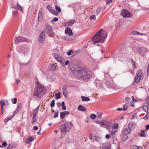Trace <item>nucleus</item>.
I'll return each instance as SVG.
<instances>
[{"label":"nucleus","instance_id":"nucleus-37","mask_svg":"<svg viewBox=\"0 0 149 149\" xmlns=\"http://www.w3.org/2000/svg\"><path fill=\"white\" fill-rule=\"evenodd\" d=\"M96 117V115L94 114H92L90 116V118L93 120H94Z\"/></svg>","mask_w":149,"mask_h":149},{"label":"nucleus","instance_id":"nucleus-11","mask_svg":"<svg viewBox=\"0 0 149 149\" xmlns=\"http://www.w3.org/2000/svg\"><path fill=\"white\" fill-rule=\"evenodd\" d=\"M148 50L145 48L142 47L139 49V52L140 54L142 56H144L147 52Z\"/></svg>","mask_w":149,"mask_h":149},{"label":"nucleus","instance_id":"nucleus-35","mask_svg":"<svg viewBox=\"0 0 149 149\" xmlns=\"http://www.w3.org/2000/svg\"><path fill=\"white\" fill-rule=\"evenodd\" d=\"M55 99H58L60 98V95L59 92L56 93L55 95Z\"/></svg>","mask_w":149,"mask_h":149},{"label":"nucleus","instance_id":"nucleus-26","mask_svg":"<svg viewBox=\"0 0 149 149\" xmlns=\"http://www.w3.org/2000/svg\"><path fill=\"white\" fill-rule=\"evenodd\" d=\"M136 75L137 76H139L140 77H141V75L142 74V71L141 70H139L136 71Z\"/></svg>","mask_w":149,"mask_h":149},{"label":"nucleus","instance_id":"nucleus-40","mask_svg":"<svg viewBox=\"0 0 149 149\" xmlns=\"http://www.w3.org/2000/svg\"><path fill=\"white\" fill-rule=\"evenodd\" d=\"M61 106L62 107V109L65 110L66 109V107L65 105V102H62L61 104Z\"/></svg>","mask_w":149,"mask_h":149},{"label":"nucleus","instance_id":"nucleus-6","mask_svg":"<svg viewBox=\"0 0 149 149\" xmlns=\"http://www.w3.org/2000/svg\"><path fill=\"white\" fill-rule=\"evenodd\" d=\"M46 29L47 33L51 37H53L54 35V33L53 32L52 28L51 26L49 25H46Z\"/></svg>","mask_w":149,"mask_h":149},{"label":"nucleus","instance_id":"nucleus-49","mask_svg":"<svg viewBox=\"0 0 149 149\" xmlns=\"http://www.w3.org/2000/svg\"><path fill=\"white\" fill-rule=\"evenodd\" d=\"M118 127V125L117 123L114 124L113 126V129L115 130Z\"/></svg>","mask_w":149,"mask_h":149},{"label":"nucleus","instance_id":"nucleus-62","mask_svg":"<svg viewBox=\"0 0 149 149\" xmlns=\"http://www.w3.org/2000/svg\"><path fill=\"white\" fill-rule=\"evenodd\" d=\"M38 129V127L37 126H34L33 127V129L34 130H37Z\"/></svg>","mask_w":149,"mask_h":149},{"label":"nucleus","instance_id":"nucleus-16","mask_svg":"<svg viewBox=\"0 0 149 149\" xmlns=\"http://www.w3.org/2000/svg\"><path fill=\"white\" fill-rule=\"evenodd\" d=\"M131 129L128 127L125 128L123 131V133L124 134H130L131 132Z\"/></svg>","mask_w":149,"mask_h":149},{"label":"nucleus","instance_id":"nucleus-10","mask_svg":"<svg viewBox=\"0 0 149 149\" xmlns=\"http://www.w3.org/2000/svg\"><path fill=\"white\" fill-rule=\"evenodd\" d=\"M25 41H26L25 38L21 37H17L15 39V42L16 44H18L19 42H23Z\"/></svg>","mask_w":149,"mask_h":149},{"label":"nucleus","instance_id":"nucleus-14","mask_svg":"<svg viewBox=\"0 0 149 149\" xmlns=\"http://www.w3.org/2000/svg\"><path fill=\"white\" fill-rule=\"evenodd\" d=\"M136 123L134 122H131L128 124V127L131 129H134L136 126Z\"/></svg>","mask_w":149,"mask_h":149},{"label":"nucleus","instance_id":"nucleus-22","mask_svg":"<svg viewBox=\"0 0 149 149\" xmlns=\"http://www.w3.org/2000/svg\"><path fill=\"white\" fill-rule=\"evenodd\" d=\"M55 9L56 10V12L57 13V15H58V14L61 11V9L60 7H58L56 6H55Z\"/></svg>","mask_w":149,"mask_h":149},{"label":"nucleus","instance_id":"nucleus-36","mask_svg":"<svg viewBox=\"0 0 149 149\" xmlns=\"http://www.w3.org/2000/svg\"><path fill=\"white\" fill-rule=\"evenodd\" d=\"M102 114V112H99L97 113V118L98 119H100L101 118V116Z\"/></svg>","mask_w":149,"mask_h":149},{"label":"nucleus","instance_id":"nucleus-28","mask_svg":"<svg viewBox=\"0 0 149 149\" xmlns=\"http://www.w3.org/2000/svg\"><path fill=\"white\" fill-rule=\"evenodd\" d=\"M146 134L147 132L146 130H142L140 136L141 137H145L146 135Z\"/></svg>","mask_w":149,"mask_h":149},{"label":"nucleus","instance_id":"nucleus-39","mask_svg":"<svg viewBox=\"0 0 149 149\" xmlns=\"http://www.w3.org/2000/svg\"><path fill=\"white\" fill-rule=\"evenodd\" d=\"M133 149H143V147L141 146H134L132 147Z\"/></svg>","mask_w":149,"mask_h":149},{"label":"nucleus","instance_id":"nucleus-56","mask_svg":"<svg viewBox=\"0 0 149 149\" xmlns=\"http://www.w3.org/2000/svg\"><path fill=\"white\" fill-rule=\"evenodd\" d=\"M106 3L108 4H111L112 2V0H107L106 1Z\"/></svg>","mask_w":149,"mask_h":149},{"label":"nucleus","instance_id":"nucleus-21","mask_svg":"<svg viewBox=\"0 0 149 149\" xmlns=\"http://www.w3.org/2000/svg\"><path fill=\"white\" fill-rule=\"evenodd\" d=\"M75 20H73L66 23L65 24L67 26H70L75 23Z\"/></svg>","mask_w":149,"mask_h":149},{"label":"nucleus","instance_id":"nucleus-38","mask_svg":"<svg viewBox=\"0 0 149 149\" xmlns=\"http://www.w3.org/2000/svg\"><path fill=\"white\" fill-rule=\"evenodd\" d=\"M143 110L146 112H148V107L146 105L144 106L143 107Z\"/></svg>","mask_w":149,"mask_h":149},{"label":"nucleus","instance_id":"nucleus-7","mask_svg":"<svg viewBox=\"0 0 149 149\" xmlns=\"http://www.w3.org/2000/svg\"><path fill=\"white\" fill-rule=\"evenodd\" d=\"M54 56L57 61L60 63L62 65H64L65 61L63 58L57 54H55Z\"/></svg>","mask_w":149,"mask_h":149},{"label":"nucleus","instance_id":"nucleus-41","mask_svg":"<svg viewBox=\"0 0 149 149\" xmlns=\"http://www.w3.org/2000/svg\"><path fill=\"white\" fill-rule=\"evenodd\" d=\"M128 107V104H125L123 106V110L124 111L126 110Z\"/></svg>","mask_w":149,"mask_h":149},{"label":"nucleus","instance_id":"nucleus-60","mask_svg":"<svg viewBox=\"0 0 149 149\" xmlns=\"http://www.w3.org/2000/svg\"><path fill=\"white\" fill-rule=\"evenodd\" d=\"M2 145L4 146H6L7 145V143L5 141L2 143Z\"/></svg>","mask_w":149,"mask_h":149},{"label":"nucleus","instance_id":"nucleus-24","mask_svg":"<svg viewBox=\"0 0 149 149\" xmlns=\"http://www.w3.org/2000/svg\"><path fill=\"white\" fill-rule=\"evenodd\" d=\"M5 103H8V101L7 100H5V101L2 99H1L0 101L1 106H4L5 105Z\"/></svg>","mask_w":149,"mask_h":149},{"label":"nucleus","instance_id":"nucleus-5","mask_svg":"<svg viewBox=\"0 0 149 149\" xmlns=\"http://www.w3.org/2000/svg\"><path fill=\"white\" fill-rule=\"evenodd\" d=\"M121 14L123 17L128 18L131 17L132 15L128 10L123 9L122 10Z\"/></svg>","mask_w":149,"mask_h":149},{"label":"nucleus","instance_id":"nucleus-17","mask_svg":"<svg viewBox=\"0 0 149 149\" xmlns=\"http://www.w3.org/2000/svg\"><path fill=\"white\" fill-rule=\"evenodd\" d=\"M34 139V138L33 136H30L28 137L26 140L25 143L26 144H29Z\"/></svg>","mask_w":149,"mask_h":149},{"label":"nucleus","instance_id":"nucleus-42","mask_svg":"<svg viewBox=\"0 0 149 149\" xmlns=\"http://www.w3.org/2000/svg\"><path fill=\"white\" fill-rule=\"evenodd\" d=\"M96 123L97 124L100 125V126H101V125H102L103 126V120H102L101 121H96Z\"/></svg>","mask_w":149,"mask_h":149},{"label":"nucleus","instance_id":"nucleus-15","mask_svg":"<svg viewBox=\"0 0 149 149\" xmlns=\"http://www.w3.org/2000/svg\"><path fill=\"white\" fill-rule=\"evenodd\" d=\"M142 78L140 77H139V76H136L134 78V81H133L132 84V85H134L135 84H136V83H138L140 81V80L142 79Z\"/></svg>","mask_w":149,"mask_h":149},{"label":"nucleus","instance_id":"nucleus-63","mask_svg":"<svg viewBox=\"0 0 149 149\" xmlns=\"http://www.w3.org/2000/svg\"><path fill=\"white\" fill-rule=\"evenodd\" d=\"M89 139L91 140L92 139V138H93V135H92V134H90V135H89Z\"/></svg>","mask_w":149,"mask_h":149},{"label":"nucleus","instance_id":"nucleus-43","mask_svg":"<svg viewBox=\"0 0 149 149\" xmlns=\"http://www.w3.org/2000/svg\"><path fill=\"white\" fill-rule=\"evenodd\" d=\"M22 108V104L21 103H19L17 104V107L16 109L19 111Z\"/></svg>","mask_w":149,"mask_h":149},{"label":"nucleus","instance_id":"nucleus-12","mask_svg":"<svg viewBox=\"0 0 149 149\" xmlns=\"http://www.w3.org/2000/svg\"><path fill=\"white\" fill-rule=\"evenodd\" d=\"M28 49L26 47H22L19 51V52L22 54L24 55L25 53L28 52Z\"/></svg>","mask_w":149,"mask_h":149},{"label":"nucleus","instance_id":"nucleus-58","mask_svg":"<svg viewBox=\"0 0 149 149\" xmlns=\"http://www.w3.org/2000/svg\"><path fill=\"white\" fill-rule=\"evenodd\" d=\"M73 52L72 50H70L68 53L67 55L68 56H70L71 55L72 53Z\"/></svg>","mask_w":149,"mask_h":149},{"label":"nucleus","instance_id":"nucleus-18","mask_svg":"<svg viewBox=\"0 0 149 149\" xmlns=\"http://www.w3.org/2000/svg\"><path fill=\"white\" fill-rule=\"evenodd\" d=\"M65 33L67 34H68L69 36H71L72 35V32L71 29L70 28H67L65 29Z\"/></svg>","mask_w":149,"mask_h":149},{"label":"nucleus","instance_id":"nucleus-52","mask_svg":"<svg viewBox=\"0 0 149 149\" xmlns=\"http://www.w3.org/2000/svg\"><path fill=\"white\" fill-rule=\"evenodd\" d=\"M149 118V112H148L146 114V116L144 117V118L145 119H146Z\"/></svg>","mask_w":149,"mask_h":149},{"label":"nucleus","instance_id":"nucleus-47","mask_svg":"<svg viewBox=\"0 0 149 149\" xmlns=\"http://www.w3.org/2000/svg\"><path fill=\"white\" fill-rule=\"evenodd\" d=\"M90 18L91 19H93L94 20L96 19V16L94 15H91L90 17Z\"/></svg>","mask_w":149,"mask_h":149},{"label":"nucleus","instance_id":"nucleus-27","mask_svg":"<svg viewBox=\"0 0 149 149\" xmlns=\"http://www.w3.org/2000/svg\"><path fill=\"white\" fill-rule=\"evenodd\" d=\"M39 108V106H38L36 109L33 111V116H34V117H35V116H36V114H37V113L38 111Z\"/></svg>","mask_w":149,"mask_h":149},{"label":"nucleus","instance_id":"nucleus-61","mask_svg":"<svg viewBox=\"0 0 149 149\" xmlns=\"http://www.w3.org/2000/svg\"><path fill=\"white\" fill-rule=\"evenodd\" d=\"M12 148V146L11 144H9L7 147L8 149H11Z\"/></svg>","mask_w":149,"mask_h":149},{"label":"nucleus","instance_id":"nucleus-33","mask_svg":"<svg viewBox=\"0 0 149 149\" xmlns=\"http://www.w3.org/2000/svg\"><path fill=\"white\" fill-rule=\"evenodd\" d=\"M56 70V67L54 64H52L51 68V70L53 71H55Z\"/></svg>","mask_w":149,"mask_h":149},{"label":"nucleus","instance_id":"nucleus-64","mask_svg":"<svg viewBox=\"0 0 149 149\" xmlns=\"http://www.w3.org/2000/svg\"><path fill=\"white\" fill-rule=\"evenodd\" d=\"M111 145L110 144L107 145L106 148V149H111Z\"/></svg>","mask_w":149,"mask_h":149},{"label":"nucleus","instance_id":"nucleus-31","mask_svg":"<svg viewBox=\"0 0 149 149\" xmlns=\"http://www.w3.org/2000/svg\"><path fill=\"white\" fill-rule=\"evenodd\" d=\"M128 138V136L124 134L121 136V138L123 141H125Z\"/></svg>","mask_w":149,"mask_h":149},{"label":"nucleus","instance_id":"nucleus-4","mask_svg":"<svg viewBox=\"0 0 149 149\" xmlns=\"http://www.w3.org/2000/svg\"><path fill=\"white\" fill-rule=\"evenodd\" d=\"M73 126L71 122H67L61 125L60 129L62 133L68 132L71 130Z\"/></svg>","mask_w":149,"mask_h":149},{"label":"nucleus","instance_id":"nucleus-48","mask_svg":"<svg viewBox=\"0 0 149 149\" xmlns=\"http://www.w3.org/2000/svg\"><path fill=\"white\" fill-rule=\"evenodd\" d=\"M131 60L132 63V66H133L134 68H135L136 67L135 63L134 62V60L132 59H131Z\"/></svg>","mask_w":149,"mask_h":149},{"label":"nucleus","instance_id":"nucleus-34","mask_svg":"<svg viewBox=\"0 0 149 149\" xmlns=\"http://www.w3.org/2000/svg\"><path fill=\"white\" fill-rule=\"evenodd\" d=\"M107 145L105 144H102L100 147V149H106Z\"/></svg>","mask_w":149,"mask_h":149},{"label":"nucleus","instance_id":"nucleus-51","mask_svg":"<svg viewBox=\"0 0 149 149\" xmlns=\"http://www.w3.org/2000/svg\"><path fill=\"white\" fill-rule=\"evenodd\" d=\"M55 104V100H53L50 104V106L51 107H54Z\"/></svg>","mask_w":149,"mask_h":149},{"label":"nucleus","instance_id":"nucleus-30","mask_svg":"<svg viewBox=\"0 0 149 149\" xmlns=\"http://www.w3.org/2000/svg\"><path fill=\"white\" fill-rule=\"evenodd\" d=\"M42 9L40 10L39 13L38 15V20L40 18H42Z\"/></svg>","mask_w":149,"mask_h":149},{"label":"nucleus","instance_id":"nucleus-29","mask_svg":"<svg viewBox=\"0 0 149 149\" xmlns=\"http://www.w3.org/2000/svg\"><path fill=\"white\" fill-rule=\"evenodd\" d=\"M94 138L96 141L99 142H100V136H97V134H95L94 136Z\"/></svg>","mask_w":149,"mask_h":149},{"label":"nucleus","instance_id":"nucleus-59","mask_svg":"<svg viewBox=\"0 0 149 149\" xmlns=\"http://www.w3.org/2000/svg\"><path fill=\"white\" fill-rule=\"evenodd\" d=\"M58 112H56L55 113L54 115V118H56L58 117Z\"/></svg>","mask_w":149,"mask_h":149},{"label":"nucleus","instance_id":"nucleus-3","mask_svg":"<svg viewBox=\"0 0 149 149\" xmlns=\"http://www.w3.org/2000/svg\"><path fill=\"white\" fill-rule=\"evenodd\" d=\"M47 91L46 89L38 82H37L35 92L33 94V96L35 95L38 97L40 98L44 95Z\"/></svg>","mask_w":149,"mask_h":149},{"label":"nucleus","instance_id":"nucleus-55","mask_svg":"<svg viewBox=\"0 0 149 149\" xmlns=\"http://www.w3.org/2000/svg\"><path fill=\"white\" fill-rule=\"evenodd\" d=\"M138 117V116L137 114L136 113L134 114L133 116H132V119H135L137 118Z\"/></svg>","mask_w":149,"mask_h":149},{"label":"nucleus","instance_id":"nucleus-8","mask_svg":"<svg viewBox=\"0 0 149 149\" xmlns=\"http://www.w3.org/2000/svg\"><path fill=\"white\" fill-rule=\"evenodd\" d=\"M45 37V31H42L39 35L38 40L40 42L43 43Z\"/></svg>","mask_w":149,"mask_h":149},{"label":"nucleus","instance_id":"nucleus-50","mask_svg":"<svg viewBox=\"0 0 149 149\" xmlns=\"http://www.w3.org/2000/svg\"><path fill=\"white\" fill-rule=\"evenodd\" d=\"M60 117H61V118H63L65 116V115L64 114V112L63 111V112H61L60 113Z\"/></svg>","mask_w":149,"mask_h":149},{"label":"nucleus","instance_id":"nucleus-25","mask_svg":"<svg viewBox=\"0 0 149 149\" xmlns=\"http://www.w3.org/2000/svg\"><path fill=\"white\" fill-rule=\"evenodd\" d=\"M81 98L82 101H89L90 100V99L89 98L84 97L83 96H81Z\"/></svg>","mask_w":149,"mask_h":149},{"label":"nucleus","instance_id":"nucleus-32","mask_svg":"<svg viewBox=\"0 0 149 149\" xmlns=\"http://www.w3.org/2000/svg\"><path fill=\"white\" fill-rule=\"evenodd\" d=\"M117 132V130H116L112 129L111 132V135L113 136L115 134V133H116Z\"/></svg>","mask_w":149,"mask_h":149},{"label":"nucleus","instance_id":"nucleus-20","mask_svg":"<svg viewBox=\"0 0 149 149\" xmlns=\"http://www.w3.org/2000/svg\"><path fill=\"white\" fill-rule=\"evenodd\" d=\"M63 90V94L65 97H67L68 94V92L66 86H64L62 88Z\"/></svg>","mask_w":149,"mask_h":149},{"label":"nucleus","instance_id":"nucleus-44","mask_svg":"<svg viewBox=\"0 0 149 149\" xmlns=\"http://www.w3.org/2000/svg\"><path fill=\"white\" fill-rule=\"evenodd\" d=\"M11 101L13 104H15L17 103V99L16 98H15L14 99H11Z\"/></svg>","mask_w":149,"mask_h":149},{"label":"nucleus","instance_id":"nucleus-9","mask_svg":"<svg viewBox=\"0 0 149 149\" xmlns=\"http://www.w3.org/2000/svg\"><path fill=\"white\" fill-rule=\"evenodd\" d=\"M111 123L109 121L107 120H103V126L105 128H106L108 130L110 128Z\"/></svg>","mask_w":149,"mask_h":149},{"label":"nucleus","instance_id":"nucleus-57","mask_svg":"<svg viewBox=\"0 0 149 149\" xmlns=\"http://www.w3.org/2000/svg\"><path fill=\"white\" fill-rule=\"evenodd\" d=\"M19 111V110L16 109L13 112V114L12 116H14Z\"/></svg>","mask_w":149,"mask_h":149},{"label":"nucleus","instance_id":"nucleus-45","mask_svg":"<svg viewBox=\"0 0 149 149\" xmlns=\"http://www.w3.org/2000/svg\"><path fill=\"white\" fill-rule=\"evenodd\" d=\"M132 34L134 35H139V34H141V33H139L137 31H133L132 33Z\"/></svg>","mask_w":149,"mask_h":149},{"label":"nucleus","instance_id":"nucleus-46","mask_svg":"<svg viewBox=\"0 0 149 149\" xmlns=\"http://www.w3.org/2000/svg\"><path fill=\"white\" fill-rule=\"evenodd\" d=\"M13 16H15L17 14L18 11L15 10V11H13Z\"/></svg>","mask_w":149,"mask_h":149},{"label":"nucleus","instance_id":"nucleus-53","mask_svg":"<svg viewBox=\"0 0 149 149\" xmlns=\"http://www.w3.org/2000/svg\"><path fill=\"white\" fill-rule=\"evenodd\" d=\"M36 116H35V117H34V116H33V117L32 119V123H35L36 121Z\"/></svg>","mask_w":149,"mask_h":149},{"label":"nucleus","instance_id":"nucleus-1","mask_svg":"<svg viewBox=\"0 0 149 149\" xmlns=\"http://www.w3.org/2000/svg\"><path fill=\"white\" fill-rule=\"evenodd\" d=\"M107 36V33L106 31L102 29L100 30L92 38L93 44H97L99 43H104Z\"/></svg>","mask_w":149,"mask_h":149},{"label":"nucleus","instance_id":"nucleus-54","mask_svg":"<svg viewBox=\"0 0 149 149\" xmlns=\"http://www.w3.org/2000/svg\"><path fill=\"white\" fill-rule=\"evenodd\" d=\"M58 19L57 17H54V18L51 21L52 22H56L58 21Z\"/></svg>","mask_w":149,"mask_h":149},{"label":"nucleus","instance_id":"nucleus-13","mask_svg":"<svg viewBox=\"0 0 149 149\" xmlns=\"http://www.w3.org/2000/svg\"><path fill=\"white\" fill-rule=\"evenodd\" d=\"M47 8L49 11L54 15H57V13L55 11L54 9L52 8L50 6L48 5L47 6Z\"/></svg>","mask_w":149,"mask_h":149},{"label":"nucleus","instance_id":"nucleus-19","mask_svg":"<svg viewBox=\"0 0 149 149\" xmlns=\"http://www.w3.org/2000/svg\"><path fill=\"white\" fill-rule=\"evenodd\" d=\"M78 109L80 111L85 112L86 111V109L81 105H79L78 107Z\"/></svg>","mask_w":149,"mask_h":149},{"label":"nucleus","instance_id":"nucleus-2","mask_svg":"<svg viewBox=\"0 0 149 149\" xmlns=\"http://www.w3.org/2000/svg\"><path fill=\"white\" fill-rule=\"evenodd\" d=\"M77 77L81 80H86L92 77L91 72L87 69L81 67L77 70Z\"/></svg>","mask_w":149,"mask_h":149},{"label":"nucleus","instance_id":"nucleus-23","mask_svg":"<svg viewBox=\"0 0 149 149\" xmlns=\"http://www.w3.org/2000/svg\"><path fill=\"white\" fill-rule=\"evenodd\" d=\"M13 117V116H10L5 118L4 120V122L5 123H7L9 120L11 119Z\"/></svg>","mask_w":149,"mask_h":149}]
</instances>
